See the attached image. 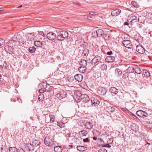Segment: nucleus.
Returning <instances> with one entry per match:
<instances>
[{
    "label": "nucleus",
    "mask_w": 152,
    "mask_h": 152,
    "mask_svg": "<svg viewBox=\"0 0 152 152\" xmlns=\"http://www.w3.org/2000/svg\"><path fill=\"white\" fill-rule=\"evenodd\" d=\"M14 43L15 44H18L20 43L24 44V41L21 35L18 34H15L9 40L8 43Z\"/></svg>",
    "instance_id": "nucleus-1"
},
{
    "label": "nucleus",
    "mask_w": 152,
    "mask_h": 152,
    "mask_svg": "<svg viewBox=\"0 0 152 152\" xmlns=\"http://www.w3.org/2000/svg\"><path fill=\"white\" fill-rule=\"evenodd\" d=\"M44 142L45 145L49 147L54 146V141L52 137L46 136L44 140Z\"/></svg>",
    "instance_id": "nucleus-2"
},
{
    "label": "nucleus",
    "mask_w": 152,
    "mask_h": 152,
    "mask_svg": "<svg viewBox=\"0 0 152 152\" xmlns=\"http://www.w3.org/2000/svg\"><path fill=\"white\" fill-rule=\"evenodd\" d=\"M102 56H96L92 60L91 63L92 64H96V66L102 63L103 60L102 58Z\"/></svg>",
    "instance_id": "nucleus-3"
},
{
    "label": "nucleus",
    "mask_w": 152,
    "mask_h": 152,
    "mask_svg": "<svg viewBox=\"0 0 152 152\" xmlns=\"http://www.w3.org/2000/svg\"><path fill=\"white\" fill-rule=\"evenodd\" d=\"M45 118L46 123H53L55 120V117L53 115L47 114L45 115Z\"/></svg>",
    "instance_id": "nucleus-4"
},
{
    "label": "nucleus",
    "mask_w": 152,
    "mask_h": 152,
    "mask_svg": "<svg viewBox=\"0 0 152 152\" xmlns=\"http://www.w3.org/2000/svg\"><path fill=\"white\" fill-rule=\"evenodd\" d=\"M122 42L123 45L128 48L131 49L133 48V45L132 43L129 40H124Z\"/></svg>",
    "instance_id": "nucleus-5"
},
{
    "label": "nucleus",
    "mask_w": 152,
    "mask_h": 152,
    "mask_svg": "<svg viewBox=\"0 0 152 152\" xmlns=\"http://www.w3.org/2000/svg\"><path fill=\"white\" fill-rule=\"evenodd\" d=\"M107 90L104 87L99 88L97 89V93L99 95H104L107 92Z\"/></svg>",
    "instance_id": "nucleus-6"
},
{
    "label": "nucleus",
    "mask_w": 152,
    "mask_h": 152,
    "mask_svg": "<svg viewBox=\"0 0 152 152\" xmlns=\"http://www.w3.org/2000/svg\"><path fill=\"white\" fill-rule=\"evenodd\" d=\"M56 37V34L53 32H50L47 33V38L51 41L54 40Z\"/></svg>",
    "instance_id": "nucleus-7"
},
{
    "label": "nucleus",
    "mask_w": 152,
    "mask_h": 152,
    "mask_svg": "<svg viewBox=\"0 0 152 152\" xmlns=\"http://www.w3.org/2000/svg\"><path fill=\"white\" fill-rule=\"evenodd\" d=\"M136 114L137 115L143 118L147 117L148 115L147 113L141 110L137 111Z\"/></svg>",
    "instance_id": "nucleus-8"
},
{
    "label": "nucleus",
    "mask_w": 152,
    "mask_h": 152,
    "mask_svg": "<svg viewBox=\"0 0 152 152\" xmlns=\"http://www.w3.org/2000/svg\"><path fill=\"white\" fill-rule=\"evenodd\" d=\"M66 93L65 91L60 92L56 94V97L61 100L66 97Z\"/></svg>",
    "instance_id": "nucleus-9"
},
{
    "label": "nucleus",
    "mask_w": 152,
    "mask_h": 152,
    "mask_svg": "<svg viewBox=\"0 0 152 152\" xmlns=\"http://www.w3.org/2000/svg\"><path fill=\"white\" fill-rule=\"evenodd\" d=\"M136 50L139 53L141 54L144 53L145 51L144 48L140 45H137L136 46Z\"/></svg>",
    "instance_id": "nucleus-10"
},
{
    "label": "nucleus",
    "mask_w": 152,
    "mask_h": 152,
    "mask_svg": "<svg viewBox=\"0 0 152 152\" xmlns=\"http://www.w3.org/2000/svg\"><path fill=\"white\" fill-rule=\"evenodd\" d=\"M91 100L92 105L93 106H97L100 103V102L94 97H91Z\"/></svg>",
    "instance_id": "nucleus-11"
},
{
    "label": "nucleus",
    "mask_w": 152,
    "mask_h": 152,
    "mask_svg": "<svg viewBox=\"0 0 152 152\" xmlns=\"http://www.w3.org/2000/svg\"><path fill=\"white\" fill-rule=\"evenodd\" d=\"M4 49L6 51L10 54L13 53L14 48L9 45H6L4 47Z\"/></svg>",
    "instance_id": "nucleus-12"
},
{
    "label": "nucleus",
    "mask_w": 152,
    "mask_h": 152,
    "mask_svg": "<svg viewBox=\"0 0 152 152\" xmlns=\"http://www.w3.org/2000/svg\"><path fill=\"white\" fill-rule=\"evenodd\" d=\"M96 33L97 34V37H102L104 33L102 29H97L96 31V32L95 31L93 32L92 33V34H93L94 33V34H95Z\"/></svg>",
    "instance_id": "nucleus-13"
},
{
    "label": "nucleus",
    "mask_w": 152,
    "mask_h": 152,
    "mask_svg": "<svg viewBox=\"0 0 152 152\" xmlns=\"http://www.w3.org/2000/svg\"><path fill=\"white\" fill-rule=\"evenodd\" d=\"M115 57L113 56H109L107 57L105 60V61L108 63L113 62L115 61Z\"/></svg>",
    "instance_id": "nucleus-14"
},
{
    "label": "nucleus",
    "mask_w": 152,
    "mask_h": 152,
    "mask_svg": "<svg viewBox=\"0 0 152 152\" xmlns=\"http://www.w3.org/2000/svg\"><path fill=\"white\" fill-rule=\"evenodd\" d=\"M90 98L88 95L86 94H83L80 100V101L85 102H88Z\"/></svg>",
    "instance_id": "nucleus-15"
},
{
    "label": "nucleus",
    "mask_w": 152,
    "mask_h": 152,
    "mask_svg": "<svg viewBox=\"0 0 152 152\" xmlns=\"http://www.w3.org/2000/svg\"><path fill=\"white\" fill-rule=\"evenodd\" d=\"M109 91L111 93L115 95H117L118 92V89L114 87H112L109 88Z\"/></svg>",
    "instance_id": "nucleus-16"
},
{
    "label": "nucleus",
    "mask_w": 152,
    "mask_h": 152,
    "mask_svg": "<svg viewBox=\"0 0 152 152\" xmlns=\"http://www.w3.org/2000/svg\"><path fill=\"white\" fill-rule=\"evenodd\" d=\"M32 144L35 148L37 149L40 144V141L39 140H36L32 142Z\"/></svg>",
    "instance_id": "nucleus-17"
},
{
    "label": "nucleus",
    "mask_w": 152,
    "mask_h": 152,
    "mask_svg": "<svg viewBox=\"0 0 152 152\" xmlns=\"http://www.w3.org/2000/svg\"><path fill=\"white\" fill-rule=\"evenodd\" d=\"M60 36H61L64 39L67 38L68 37V32L65 31H61L59 33Z\"/></svg>",
    "instance_id": "nucleus-18"
},
{
    "label": "nucleus",
    "mask_w": 152,
    "mask_h": 152,
    "mask_svg": "<svg viewBox=\"0 0 152 152\" xmlns=\"http://www.w3.org/2000/svg\"><path fill=\"white\" fill-rule=\"evenodd\" d=\"M26 149H28L29 151H33L34 149H36L34 147L31 143H28L26 146Z\"/></svg>",
    "instance_id": "nucleus-19"
},
{
    "label": "nucleus",
    "mask_w": 152,
    "mask_h": 152,
    "mask_svg": "<svg viewBox=\"0 0 152 152\" xmlns=\"http://www.w3.org/2000/svg\"><path fill=\"white\" fill-rule=\"evenodd\" d=\"M25 36L26 39L29 41L33 39L34 37V35L33 33H27L26 34Z\"/></svg>",
    "instance_id": "nucleus-20"
},
{
    "label": "nucleus",
    "mask_w": 152,
    "mask_h": 152,
    "mask_svg": "<svg viewBox=\"0 0 152 152\" xmlns=\"http://www.w3.org/2000/svg\"><path fill=\"white\" fill-rule=\"evenodd\" d=\"M121 12L120 10L116 9L111 12V15L112 16H117L120 14Z\"/></svg>",
    "instance_id": "nucleus-21"
},
{
    "label": "nucleus",
    "mask_w": 152,
    "mask_h": 152,
    "mask_svg": "<svg viewBox=\"0 0 152 152\" xmlns=\"http://www.w3.org/2000/svg\"><path fill=\"white\" fill-rule=\"evenodd\" d=\"M105 110L108 113H113L115 111V109L114 107L111 106H106L105 107Z\"/></svg>",
    "instance_id": "nucleus-22"
},
{
    "label": "nucleus",
    "mask_w": 152,
    "mask_h": 152,
    "mask_svg": "<svg viewBox=\"0 0 152 152\" xmlns=\"http://www.w3.org/2000/svg\"><path fill=\"white\" fill-rule=\"evenodd\" d=\"M75 79L79 82H81L83 80V75L80 74H77L74 76Z\"/></svg>",
    "instance_id": "nucleus-23"
},
{
    "label": "nucleus",
    "mask_w": 152,
    "mask_h": 152,
    "mask_svg": "<svg viewBox=\"0 0 152 152\" xmlns=\"http://www.w3.org/2000/svg\"><path fill=\"white\" fill-rule=\"evenodd\" d=\"M132 130L134 131L137 132L138 130L139 127L135 124L132 123L130 126Z\"/></svg>",
    "instance_id": "nucleus-24"
},
{
    "label": "nucleus",
    "mask_w": 152,
    "mask_h": 152,
    "mask_svg": "<svg viewBox=\"0 0 152 152\" xmlns=\"http://www.w3.org/2000/svg\"><path fill=\"white\" fill-rule=\"evenodd\" d=\"M84 126L86 129H90L93 127V125L92 123L90 122H87L85 124Z\"/></svg>",
    "instance_id": "nucleus-25"
},
{
    "label": "nucleus",
    "mask_w": 152,
    "mask_h": 152,
    "mask_svg": "<svg viewBox=\"0 0 152 152\" xmlns=\"http://www.w3.org/2000/svg\"><path fill=\"white\" fill-rule=\"evenodd\" d=\"M43 43L40 41H36L34 42V45L37 47H41L42 46Z\"/></svg>",
    "instance_id": "nucleus-26"
},
{
    "label": "nucleus",
    "mask_w": 152,
    "mask_h": 152,
    "mask_svg": "<svg viewBox=\"0 0 152 152\" xmlns=\"http://www.w3.org/2000/svg\"><path fill=\"white\" fill-rule=\"evenodd\" d=\"M135 66H129L127 69V72L129 73H131L134 72Z\"/></svg>",
    "instance_id": "nucleus-27"
},
{
    "label": "nucleus",
    "mask_w": 152,
    "mask_h": 152,
    "mask_svg": "<svg viewBox=\"0 0 152 152\" xmlns=\"http://www.w3.org/2000/svg\"><path fill=\"white\" fill-rule=\"evenodd\" d=\"M62 150V147L61 146H56L54 147V151L55 152H61Z\"/></svg>",
    "instance_id": "nucleus-28"
},
{
    "label": "nucleus",
    "mask_w": 152,
    "mask_h": 152,
    "mask_svg": "<svg viewBox=\"0 0 152 152\" xmlns=\"http://www.w3.org/2000/svg\"><path fill=\"white\" fill-rule=\"evenodd\" d=\"M77 148L78 150L80 151H84L87 149V148L83 146H78Z\"/></svg>",
    "instance_id": "nucleus-29"
},
{
    "label": "nucleus",
    "mask_w": 152,
    "mask_h": 152,
    "mask_svg": "<svg viewBox=\"0 0 152 152\" xmlns=\"http://www.w3.org/2000/svg\"><path fill=\"white\" fill-rule=\"evenodd\" d=\"M88 133V132L87 131L85 130H83L80 131L79 133V134L80 137H83L86 136Z\"/></svg>",
    "instance_id": "nucleus-30"
},
{
    "label": "nucleus",
    "mask_w": 152,
    "mask_h": 152,
    "mask_svg": "<svg viewBox=\"0 0 152 152\" xmlns=\"http://www.w3.org/2000/svg\"><path fill=\"white\" fill-rule=\"evenodd\" d=\"M98 66H100V69L102 70H106L107 68V66L104 64L103 62L102 63H101L100 64L98 65Z\"/></svg>",
    "instance_id": "nucleus-31"
},
{
    "label": "nucleus",
    "mask_w": 152,
    "mask_h": 152,
    "mask_svg": "<svg viewBox=\"0 0 152 152\" xmlns=\"http://www.w3.org/2000/svg\"><path fill=\"white\" fill-rule=\"evenodd\" d=\"M144 75L145 77L148 78L150 77V74L149 72L146 70H144L143 71Z\"/></svg>",
    "instance_id": "nucleus-32"
},
{
    "label": "nucleus",
    "mask_w": 152,
    "mask_h": 152,
    "mask_svg": "<svg viewBox=\"0 0 152 152\" xmlns=\"http://www.w3.org/2000/svg\"><path fill=\"white\" fill-rule=\"evenodd\" d=\"M89 52V50L87 48H85L83 50V56L86 57L88 55Z\"/></svg>",
    "instance_id": "nucleus-33"
},
{
    "label": "nucleus",
    "mask_w": 152,
    "mask_h": 152,
    "mask_svg": "<svg viewBox=\"0 0 152 152\" xmlns=\"http://www.w3.org/2000/svg\"><path fill=\"white\" fill-rule=\"evenodd\" d=\"M134 72L138 74H140L142 72L140 68L138 66H135Z\"/></svg>",
    "instance_id": "nucleus-34"
},
{
    "label": "nucleus",
    "mask_w": 152,
    "mask_h": 152,
    "mask_svg": "<svg viewBox=\"0 0 152 152\" xmlns=\"http://www.w3.org/2000/svg\"><path fill=\"white\" fill-rule=\"evenodd\" d=\"M110 35L108 34L104 33L102 37L104 39L107 40H108L110 39Z\"/></svg>",
    "instance_id": "nucleus-35"
},
{
    "label": "nucleus",
    "mask_w": 152,
    "mask_h": 152,
    "mask_svg": "<svg viewBox=\"0 0 152 152\" xmlns=\"http://www.w3.org/2000/svg\"><path fill=\"white\" fill-rule=\"evenodd\" d=\"M115 73L117 76L119 77L121 75L122 72L120 69H116L115 70Z\"/></svg>",
    "instance_id": "nucleus-36"
},
{
    "label": "nucleus",
    "mask_w": 152,
    "mask_h": 152,
    "mask_svg": "<svg viewBox=\"0 0 152 152\" xmlns=\"http://www.w3.org/2000/svg\"><path fill=\"white\" fill-rule=\"evenodd\" d=\"M80 64L81 66L86 67L87 64V62L85 60H82L80 62Z\"/></svg>",
    "instance_id": "nucleus-37"
},
{
    "label": "nucleus",
    "mask_w": 152,
    "mask_h": 152,
    "mask_svg": "<svg viewBox=\"0 0 152 152\" xmlns=\"http://www.w3.org/2000/svg\"><path fill=\"white\" fill-rule=\"evenodd\" d=\"M86 67L83 66H80L78 68V70L80 72L82 73H83L86 72Z\"/></svg>",
    "instance_id": "nucleus-38"
},
{
    "label": "nucleus",
    "mask_w": 152,
    "mask_h": 152,
    "mask_svg": "<svg viewBox=\"0 0 152 152\" xmlns=\"http://www.w3.org/2000/svg\"><path fill=\"white\" fill-rule=\"evenodd\" d=\"M75 94H76V95L77 96L79 97L80 98H78V99L79 100L80 99H81V97H82V96H83L81 93V92L79 91H77L75 92Z\"/></svg>",
    "instance_id": "nucleus-39"
},
{
    "label": "nucleus",
    "mask_w": 152,
    "mask_h": 152,
    "mask_svg": "<svg viewBox=\"0 0 152 152\" xmlns=\"http://www.w3.org/2000/svg\"><path fill=\"white\" fill-rule=\"evenodd\" d=\"M45 38V36L38 35L37 39L43 42V41Z\"/></svg>",
    "instance_id": "nucleus-40"
},
{
    "label": "nucleus",
    "mask_w": 152,
    "mask_h": 152,
    "mask_svg": "<svg viewBox=\"0 0 152 152\" xmlns=\"http://www.w3.org/2000/svg\"><path fill=\"white\" fill-rule=\"evenodd\" d=\"M36 48L34 46H33L32 47H30L28 48V50L29 52L31 53H34L36 50Z\"/></svg>",
    "instance_id": "nucleus-41"
},
{
    "label": "nucleus",
    "mask_w": 152,
    "mask_h": 152,
    "mask_svg": "<svg viewBox=\"0 0 152 152\" xmlns=\"http://www.w3.org/2000/svg\"><path fill=\"white\" fill-rule=\"evenodd\" d=\"M17 149L15 147H10L9 148V152H17Z\"/></svg>",
    "instance_id": "nucleus-42"
},
{
    "label": "nucleus",
    "mask_w": 152,
    "mask_h": 152,
    "mask_svg": "<svg viewBox=\"0 0 152 152\" xmlns=\"http://www.w3.org/2000/svg\"><path fill=\"white\" fill-rule=\"evenodd\" d=\"M44 99V94H40L39 95L38 100L40 102L42 101Z\"/></svg>",
    "instance_id": "nucleus-43"
},
{
    "label": "nucleus",
    "mask_w": 152,
    "mask_h": 152,
    "mask_svg": "<svg viewBox=\"0 0 152 152\" xmlns=\"http://www.w3.org/2000/svg\"><path fill=\"white\" fill-rule=\"evenodd\" d=\"M5 41L2 39H0V48L3 47L4 45Z\"/></svg>",
    "instance_id": "nucleus-44"
},
{
    "label": "nucleus",
    "mask_w": 152,
    "mask_h": 152,
    "mask_svg": "<svg viewBox=\"0 0 152 152\" xmlns=\"http://www.w3.org/2000/svg\"><path fill=\"white\" fill-rule=\"evenodd\" d=\"M131 4H132L134 7L137 8L139 6V5L137 3L134 1H132L131 2Z\"/></svg>",
    "instance_id": "nucleus-45"
},
{
    "label": "nucleus",
    "mask_w": 152,
    "mask_h": 152,
    "mask_svg": "<svg viewBox=\"0 0 152 152\" xmlns=\"http://www.w3.org/2000/svg\"><path fill=\"white\" fill-rule=\"evenodd\" d=\"M128 37L129 36L128 35L125 34H122L121 36V38L124 39H125V40L127 39V38H128Z\"/></svg>",
    "instance_id": "nucleus-46"
},
{
    "label": "nucleus",
    "mask_w": 152,
    "mask_h": 152,
    "mask_svg": "<svg viewBox=\"0 0 152 152\" xmlns=\"http://www.w3.org/2000/svg\"><path fill=\"white\" fill-rule=\"evenodd\" d=\"M61 123L57 122V125L58 126H59L60 128H62V127H64V124H63L62 122L61 123Z\"/></svg>",
    "instance_id": "nucleus-47"
},
{
    "label": "nucleus",
    "mask_w": 152,
    "mask_h": 152,
    "mask_svg": "<svg viewBox=\"0 0 152 152\" xmlns=\"http://www.w3.org/2000/svg\"><path fill=\"white\" fill-rule=\"evenodd\" d=\"M56 38H57V39L58 40L63 41L64 40V39L60 36L59 34L57 35Z\"/></svg>",
    "instance_id": "nucleus-48"
},
{
    "label": "nucleus",
    "mask_w": 152,
    "mask_h": 152,
    "mask_svg": "<svg viewBox=\"0 0 152 152\" xmlns=\"http://www.w3.org/2000/svg\"><path fill=\"white\" fill-rule=\"evenodd\" d=\"M17 152H25L23 148H18L17 150Z\"/></svg>",
    "instance_id": "nucleus-49"
},
{
    "label": "nucleus",
    "mask_w": 152,
    "mask_h": 152,
    "mask_svg": "<svg viewBox=\"0 0 152 152\" xmlns=\"http://www.w3.org/2000/svg\"><path fill=\"white\" fill-rule=\"evenodd\" d=\"M98 152H107V151L106 149L103 148L99 149Z\"/></svg>",
    "instance_id": "nucleus-50"
},
{
    "label": "nucleus",
    "mask_w": 152,
    "mask_h": 152,
    "mask_svg": "<svg viewBox=\"0 0 152 152\" xmlns=\"http://www.w3.org/2000/svg\"><path fill=\"white\" fill-rule=\"evenodd\" d=\"M135 40L137 41L138 42H142V40H141V37H138V38H136V37H135Z\"/></svg>",
    "instance_id": "nucleus-51"
},
{
    "label": "nucleus",
    "mask_w": 152,
    "mask_h": 152,
    "mask_svg": "<svg viewBox=\"0 0 152 152\" xmlns=\"http://www.w3.org/2000/svg\"><path fill=\"white\" fill-rule=\"evenodd\" d=\"M131 18L132 20L130 21V22H132L133 20H136L137 18V17L134 15L132 16L131 17Z\"/></svg>",
    "instance_id": "nucleus-52"
},
{
    "label": "nucleus",
    "mask_w": 152,
    "mask_h": 152,
    "mask_svg": "<svg viewBox=\"0 0 152 152\" xmlns=\"http://www.w3.org/2000/svg\"><path fill=\"white\" fill-rule=\"evenodd\" d=\"M42 85L43 86V88H44V89L45 90V91H46V89H45L47 86L46 83L45 82H43L42 84Z\"/></svg>",
    "instance_id": "nucleus-53"
},
{
    "label": "nucleus",
    "mask_w": 152,
    "mask_h": 152,
    "mask_svg": "<svg viewBox=\"0 0 152 152\" xmlns=\"http://www.w3.org/2000/svg\"><path fill=\"white\" fill-rule=\"evenodd\" d=\"M90 141V140L88 138H86L84 139H83V141L84 142H89Z\"/></svg>",
    "instance_id": "nucleus-54"
},
{
    "label": "nucleus",
    "mask_w": 152,
    "mask_h": 152,
    "mask_svg": "<svg viewBox=\"0 0 152 152\" xmlns=\"http://www.w3.org/2000/svg\"><path fill=\"white\" fill-rule=\"evenodd\" d=\"M3 66L5 67V68H7V67L8 66V62L5 61H4L3 64Z\"/></svg>",
    "instance_id": "nucleus-55"
},
{
    "label": "nucleus",
    "mask_w": 152,
    "mask_h": 152,
    "mask_svg": "<svg viewBox=\"0 0 152 152\" xmlns=\"http://www.w3.org/2000/svg\"><path fill=\"white\" fill-rule=\"evenodd\" d=\"M45 36L44 35V33L43 31H40L38 32V35Z\"/></svg>",
    "instance_id": "nucleus-56"
},
{
    "label": "nucleus",
    "mask_w": 152,
    "mask_h": 152,
    "mask_svg": "<svg viewBox=\"0 0 152 152\" xmlns=\"http://www.w3.org/2000/svg\"><path fill=\"white\" fill-rule=\"evenodd\" d=\"M102 147H107L109 148H110L111 147V146L110 145L108 144H107L106 145H104L102 146Z\"/></svg>",
    "instance_id": "nucleus-57"
},
{
    "label": "nucleus",
    "mask_w": 152,
    "mask_h": 152,
    "mask_svg": "<svg viewBox=\"0 0 152 152\" xmlns=\"http://www.w3.org/2000/svg\"><path fill=\"white\" fill-rule=\"evenodd\" d=\"M98 140H99V142H100L101 143H102V142L103 143H104L103 140L102 138H98Z\"/></svg>",
    "instance_id": "nucleus-58"
},
{
    "label": "nucleus",
    "mask_w": 152,
    "mask_h": 152,
    "mask_svg": "<svg viewBox=\"0 0 152 152\" xmlns=\"http://www.w3.org/2000/svg\"><path fill=\"white\" fill-rule=\"evenodd\" d=\"M45 91V90H42V89H39V93L40 94H42L43 92H44Z\"/></svg>",
    "instance_id": "nucleus-59"
},
{
    "label": "nucleus",
    "mask_w": 152,
    "mask_h": 152,
    "mask_svg": "<svg viewBox=\"0 0 152 152\" xmlns=\"http://www.w3.org/2000/svg\"><path fill=\"white\" fill-rule=\"evenodd\" d=\"M107 54L109 55H111L113 54V52L112 51L108 52L107 53Z\"/></svg>",
    "instance_id": "nucleus-60"
},
{
    "label": "nucleus",
    "mask_w": 152,
    "mask_h": 152,
    "mask_svg": "<svg viewBox=\"0 0 152 152\" xmlns=\"http://www.w3.org/2000/svg\"><path fill=\"white\" fill-rule=\"evenodd\" d=\"M17 99L18 101L20 103L22 102V100L20 98H19L17 97Z\"/></svg>",
    "instance_id": "nucleus-61"
},
{
    "label": "nucleus",
    "mask_w": 152,
    "mask_h": 152,
    "mask_svg": "<svg viewBox=\"0 0 152 152\" xmlns=\"http://www.w3.org/2000/svg\"><path fill=\"white\" fill-rule=\"evenodd\" d=\"M96 132L97 134V136H99L101 134V132L99 131L96 130Z\"/></svg>",
    "instance_id": "nucleus-62"
},
{
    "label": "nucleus",
    "mask_w": 152,
    "mask_h": 152,
    "mask_svg": "<svg viewBox=\"0 0 152 152\" xmlns=\"http://www.w3.org/2000/svg\"><path fill=\"white\" fill-rule=\"evenodd\" d=\"M85 18H87L88 19H90V18H91V15L86 16L85 17Z\"/></svg>",
    "instance_id": "nucleus-63"
},
{
    "label": "nucleus",
    "mask_w": 152,
    "mask_h": 152,
    "mask_svg": "<svg viewBox=\"0 0 152 152\" xmlns=\"http://www.w3.org/2000/svg\"><path fill=\"white\" fill-rule=\"evenodd\" d=\"M129 23H128L127 22H126L124 23V25H127L129 26Z\"/></svg>",
    "instance_id": "nucleus-64"
}]
</instances>
